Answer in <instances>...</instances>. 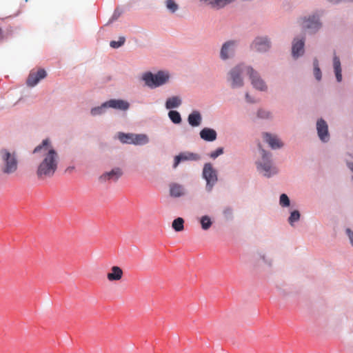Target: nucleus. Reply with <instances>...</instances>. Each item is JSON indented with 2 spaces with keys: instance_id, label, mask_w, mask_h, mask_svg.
I'll return each mask as SVG.
<instances>
[{
  "instance_id": "1",
  "label": "nucleus",
  "mask_w": 353,
  "mask_h": 353,
  "mask_svg": "<svg viewBox=\"0 0 353 353\" xmlns=\"http://www.w3.org/2000/svg\"><path fill=\"white\" fill-rule=\"evenodd\" d=\"M33 154L40 159L37 170V176L39 179L52 176L57 169L59 156L50 140H43L41 143L34 149Z\"/></svg>"
},
{
  "instance_id": "2",
  "label": "nucleus",
  "mask_w": 353,
  "mask_h": 353,
  "mask_svg": "<svg viewBox=\"0 0 353 353\" xmlns=\"http://www.w3.org/2000/svg\"><path fill=\"white\" fill-rule=\"evenodd\" d=\"M0 157L3 162L1 170L4 174H13L17 170L18 160L15 152L2 149L0 150Z\"/></svg>"
},
{
  "instance_id": "3",
  "label": "nucleus",
  "mask_w": 353,
  "mask_h": 353,
  "mask_svg": "<svg viewBox=\"0 0 353 353\" xmlns=\"http://www.w3.org/2000/svg\"><path fill=\"white\" fill-rule=\"evenodd\" d=\"M169 77V74L167 72L159 71L156 74L148 72L143 74L142 79L147 86L154 88L166 83Z\"/></svg>"
},
{
  "instance_id": "4",
  "label": "nucleus",
  "mask_w": 353,
  "mask_h": 353,
  "mask_svg": "<svg viewBox=\"0 0 353 353\" xmlns=\"http://www.w3.org/2000/svg\"><path fill=\"white\" fill-rule=\"evenodd\" d=\"M262 155V161L257 163L258 170L263 174L267 177H270L272 175L276 173V170L272 165L270 160V154L267 153L263 149L261 148V145H259Z\"/></svg>"
},
{
  "instance_id": "5",
  "label": "nucleus",
  "mask_w": 353,
  "mask_h": 353,
  "mask_svg": "<svg viewBox=\"0 0 353 353\" xmlns=\"http://www.w3.org/2000/svg\"><path fill=\"white\" fill-rule=\"evenodd\" d=\"M248 66L244 64H239L232 69L228 73V81L231 83L232 88H240L243 85V80L241 77V74L244 72H247V68Z\"/></svg>"
},
{
  "instance_id": "6",
  "label": "nucleus",
  "mask_w": 353,
  "mask_h": 353,
  "mask_svg": "<svg viewBox=\"0 0 353 353\" xmlns=\"http://www.w3.org/2000/svg\"><path fill=\"white\" fill-rule=\"evenodd\" d=\"M203 176L206 180V190L210 192L217 181L216 172L213 169L211 163H205L203 170Z\"/></svg>"
},
{
  "instance_id": "7",
  "label": "nucleus",
  "mask_w": 353,
  "mask_h": 353,
  "mask_svg": "<svg viewBox=\"0 0 353 353\" xmlns=\"http://www.w3.org/2000/svg\"><path fill=\"white\" fill-rule=\"evenodd\" d=\"M247 73L250 76L252 85L256 89L259 90L261 91H264L267 89V86L263 80L261 78L258 72L254 70L252 68H248Z\"/></svg>"
},
{
  "instance_id": "8",
  "label": "nucleus",
  "mask_w": 353,
  "mask_h": 353,
  "mask_svg": "<svg viewBox=\"0 0 353 353\" xmlns=\"http://www.w3.org/2000/svg\"><path fill=\"white\" fill-rule=\"evenodd\" d=\"M47 74L44 69H39L37 71H30L26 81V83L29 87L35 86L40 80L44 79Z\"/></svg>"
},
{
  "instance_id": "9",
  "label": "nucleus",
  "mask_w": 353,
  "mask_h": 353,
  "mask_svg": "<svg viewBox=\"0 0 353 353\" xmlns=\"http://www.w3.org/2000/svg\"><path fill=\"white\" fill-rule=\"evenodd\" d=\"M124 275L123 269L118 265H112L106 274L109 282H118L122 280Z\"/></svg>"
},
{
  "instance_id": "10",
  "label": "nucleus",
  "mask_w": 353,
  "mask_h": 353,
  "mask_svg": "<svg viewBox=\"0 0 353 353\" xmlns=\"http://www.w3.org/2000/svg\"><path fill=\"white\" fill-rule=\"evenodd\" d=\"M302 28L305 30H309L311 32H314L321 28L319 19L316 16L310 17L308 19H303Z\"/></svg>"
},
{
  "instance_id": "11",
  "label": "nucleus",
  "mask_w": 353,
  "mask_h": 353,
  "mask_svg": "<svg viewBox=\"0 0 353 353\" xmlns=\"http://www.w3.org/2000/svg\"><path fill=\"white\" fill-rule=\"evenodd\" d=\"M199 159L200 156L198 154L190 152H181L174 157L173 168H176L181 161H198Z\"/></svg>"
},
{
  "instance_id": "12",
  "label": "nucleus",
  "mask_w": 353,
  "mask_h": 353,
  "mask_svg": "<svg viewBox=\"0 0 353 353\" xmlns=\"http://www.w3.org/2000/svg\"><path fill=\"white\" fill-rule=\"evenodd\" d=\"M316 130L320 139L326 142L329 140L328 126L326 122L321 119L316 123Z\"/></svg>"
},
{
  "instance_id": "13",
  "label": "nucleus",
  "mask_w": 353,
  "mask_h": 353,
  "mask_svg": "<svg viewBox=\"0 0 353 353\" xmlns=\"http://www.w3.org/2000/svg\"><path fill=\"white\" fill-rule=\"evenodd\" d=\"M236 43L233 41L225 42L221 49L220 56L223 60L230 58L234 52Z\"/></svg>"
},
{
  "instance_id": "14",
  "label": "nucleus",
  "mask_w": 353,
  "mask_h": 353,
  "mask_svg": "<svg viewBox=\"0 0 353 353\" xmlns=\"http://www.w3.org/2000/svg\"><path fill=\"white\" fill-rule=\"evenodd\" d=\"M270 42L265 37H257L252 44V48L258 52H265L270 48Z\"/></svg>"
},
{
  "instance_id": "15",
  "label": "nucleus",
  "mask_w": 353,
  "mask_h": 353,
  "mask_svg": "<svg viewBox=\"0 0 353 353\" xmlns=\"http://www.w3.org/2000/svg\"><path fill=\"white\" fill-rule=\"evenodd\" d=\"M103 106H108V108L121 110H126L129 108L130 105L127 101L121 99H110L103 103Z\"/></svg>"
},
{
  "instance_id": "16",
  "label": "nucleus",
  "mask_w": 353,
  "mask_h": 353,
  "mask_svg": "<svg viewBox=\"0 0 353 353\" xmlns=\"http://www.w3.org/2000/svg\"><path fill=\"white\" fill-rule=\"evenodd\" d=\"M123 172L119 168H115L110 172H105L100 176V180L105 181L108 180L117 181Z\"/></svg>"
},
{
  "instance_id": "17",
  "label": "nucleus",
  "mask_w": 353,
  "mask_h": 353,
  "mask_svg": "<svg viewBox=\"0 0 353 353\" xmlns=\"http://www.w3.org/2000/svg\"><path fill=\"white\" fill-rule=\"evenodd\" d=\"M263 137L272 149H279L283 146L282 142L275 135H272L269 133H264Z\"/></svg>"
},
{
  "instance_id": "18",
  "label": "nucleus",
  "mask_w": 353,
  "mask_h": 353,
  "mask_svg": "<svg viewBox=\"0 0 353 353\" xmlns=\"http://www.w3.org/2000/svg\"><path fill=\"white\" fill-rule=\"evenodd\" d=\"M304 41L295 39L292 43V54L294 58L302 55L304 52Z\"/></svg>"
},
{
  "instance_id": "19",
  "label": "nucleus",
  "mask_w": 353,
  "mask_h": 353,
  "mask_svg": "<svg viewBox=\"0 0 353 353\" xmlns=\"http://www.w3.org/2000/svg\"><path fill=\"white\" fill-rule=\"evenodd\" d=\"M216 132L212 128H204L200 132L201 138L206 141H213L216 139Z\"/></svg>"
},
{
  "instance_id": "20",
  "label": "nucleus",
  "mask_w": 353,
  "mask_h": 353,
  "mask_svg": "<svg viewBox=\"0 0 353 353\" xmlns=\"http://www.w3.org/2000/svg\"><path fill=\"white\" fill-rule=\"evenodd\" d=\"M188 121L191 126L197 127L201 125L202 117L199 112L194 111L189 114Z\"/></svg>"
},
{
  "instance_id": "21",
  "label": "nucleus",
  "mask_w": 353,
  "mask_h": 353,
  "mask_svg": "<svg viewBox=\"0 0 353 353\" xmlns=\"http://www.w3.org/2000/svg\"><path fill=\"white\" fill-rule=\"evenodd\" d=\"M170 194L173 197H179L185 194L183 185L178 183H172L170 185Z\"/></svg>"
},
{
  "instance_id": "22",
  "label": "nucleus",
  "mask_w": 353,
  "mask_h": 353,
  "mask_svg": "<svg viewBox=\"0 0 353 353\" xmlns=\"http://www.w3.org/2000/svg\"><path fill=\"white\" fill-rule=\"evenodd\" d=\"M132 144L134 145H145L149 142V139L144 134H132Z\"/></svg>"
},
{
  "instance_id": "23",
  "label": "nucleus",
  "mask_w": 353,
  "mask_h": 353,
  "mask_svg": "<svg viewBox=\"0 0 353 353\" xmlns=\"http://www.w3.org/2000/svg\"><path fill=\"white\" fill-rule=\"evenodd\" d=\"M333 66H334L336 80L338 82H341L342 80L341 62H340L339 58L336 56L334 57Z\"/></svg>"
},
{
  "instance_id": "24",
  "label": "nucleus",
  "mask_w": 353,
  "mask_h": 353,
  "mask_svg": "<svg viewBox=\"0 0 353 353\" xmlns=\"http://www.w3.org/2000/svg\"><path fill=\"white\" fill-rule=\"evenodd\" d=\"M181 104V100L179 97H172L168 98L165 102L167 109L178 108Z\"/></svg>"
},
{
  "instance_id": "25",
  "label": "nucleus",
  "mask_w": 353,
  "mask_h": 353,
  "mask_svg": "<svg viewBox=\"0 0 353 353\" xmlns=\"http://www.w3.org/2000/svg\"><path fill=\"white\" fill-rule=\"evenodd\" d=\"M172 228L176 232H181L184 229V220L183 218L178 217L175 219L172 223Z\"/></svg>"
},
{
  "instance_id": "26",
  "label": "nucleus",
  "mask_w": 353,
  "mask_h": 353,
  "mask_svg": "<svg viewBox=\"0 0 353 353\" xmlns=\"http://www.w3.org/2000/svg\"><path fill=\"white\" fill-rule=\"evenodd\" d=\"M132 134H125L123 132H120L118 134V138L120 140V141L123 143H127V144H132Z\"/></svg>"
},
{
  "instance_id": "27",
  "label": "nucleus",
  "mask_w": 353,
  "mask_h": 353,
  "mask_svg": "<svg viewBox=\"0 0 353 353\" xmlns=\"http://www.w3.org/2000/svg\"><path fill=\"white\" fill-rule=\"evenodd\" d=\"M170 119L175 124H179L181 122V117L179 112L176 110H170L168 112Z\"/></svg>"
},
{
  "instance_id": "28",
  "label": "nucleus",
  "mask_w": 353,
  "mask_h": 353,
  "mask_svg": "<svg viewBox=\"0 0 353 353\" xmlns=\"http://www.w3.org/2000/svg\"><path fill=\"white\" fill-rule=\"evenodd\" d=\"M200 223L201 224L202 229L204 230H208L212 224L210 218L207 215L203 216L201 218Z\"/></svg>"
},
{
  "instance_id": "29",
  "label": "nucleus",
  "mask_w": 353,
  "mask_h": 353,
  "mask_svg": "<svg viewBox=\"0 0 353 353\" xmlns=\"http://www.w3.org/2000/svg\"><path fill=\"white\" fill-rule=\"evenodd\" d=\"M313 65L314 77L318 81H319L321 79V71L319 67V61L317 59H314Z\"/></svg>"
},
{
  "instance_id": "30",
  "label": "nucleus",
  "mask_w": 353,
  "mask_h": 353,
  "mask_svg": "<svg viewBox=\"0 0 353 353\" xmlns=\"http://www.w3.org/2000/svg\"><path fill=\"white\" fill-rule=\"evenodd\" d=\"M300 218V213L297 210H294L291 212V214L289 217V223L291 225H293L294 222L297 221Z\"/></svg>"
},
{
  "instance_id": "31",
  "label": "nucleus",
  "mask_w": 353,
  "mask_h": 353,
  "mask_svg": "<svg viewBox=\"0 0 353 353\" xmlns=\"http://www.w3.org/2000/svg\"><path fill=\"white\" fill-rule=\"evenodd\" d=\"M125 41V38L123 37H119V41H110V46L112 48H118L124 44Z\"/></svg>"
},
{
  "instance_id": "32",
  "label": "nucleus",
  "mask_w": 353,
  "mask_h": 353,
  "mask_svg": "<svg viewBox=\"0 0 353 353\" xmlns=\"http://www.w3.org/2000/svg\"><path fill=\"white\" fill-rule=\"evenodd\" d=\"M166 7L172 12H174L178 9V6L174 0H167Z\"/></svg>"
},
{
  "instance_id": "33",
  "label": "nucleus",
  "mask_w": 353,
  "mask_h": 353,
  "mask_svg": "<svg viewBox=\"0 0 353 353\" xmlns=\"http://www.w3.org/2000/svg\"><path fill=\"white\" fill-rule=\"evenodd\" d=\"M106 108H108V106H103V103L101 106L92 108L91 110V114L93 116L101 114V113L103 112V110Z\"/></svg>"
},
{
  "instance_id": "34",
  "label": "nucleus",
  "mask_w": 353,
  "mask_h": 353,
  "mask_svg": "<svg viewBox=\"0 0 353 353\" xmlns=\"http://www.w3.org/2000/svg\"><path fill=\"white\" fill-rule=\"evenodd\" d=\"M280 205L283 207L290 205V199L285 194H282L280 196Z\"/></svg>"
},
{
  "instance_id": "35",
  "label": "nucleus",
  "mask_w": 353,
  "mask_h": 353,
  "mask_svg": "<svg viewBox=\"0 0 353 353\" xmlns=\"http://www.w3.org/2000/svg\"><path fill=\"white\" fill-rule=\"evenodd\" d=\"M223 152V148H219L215 151L211 152L210 157L212 159H216L217 157H219V155L222 154Z\"/></svg>"
},
{
  "instance_id": "36",
  "label": "nucleus",
  "mask_w": 353,
  "mask_h": 353,
  "mask_svg": "<svg viewBox=\"0 0 353 353\" xmlns=\"http://www.w3.org/2000/svg\"><path fill=\"white\" fill-rule=\"evenodd\" d=\"M223 214L228 219L232 217V210L230 208H227L223 210Z\"/></svg>"
},
{
  "instance_id": "37",
  "label": "nucleus",
  "mask_w": 353,
  "mask_h": 353,
  "mask_svg": "<svg viewBox=\"0 0 353 353\" xmlns=\"http://www.w3.org/2000/svg\"><path fill=\"white\" fill-rule=\"evenodd\" d=\"M258 117L260 118H268L269 117V113L265 110H260L258 111Z\"/></svg>"
},
{
  "instance_id": "38",
  "label": "nucleus",
  "mask_w": 353,
  "mask_h": 353,
  "mask_svg": "<svg viewBox=\"0 0 353 353\" xmlns=\"http://www.w3.org/2000/svg\"><path fill=\"white\" fill-rule=\"evenodd\" d=\"M346 233L350 239L352 245L353 246V232L350 229L347 228L346 230Z\"/></svg>"
},
{
  "instance_id": "39",
  "label": "nucleus",
  "mask_w": 353,
  "mask_h": 353,
  "mask_svg": "<svg viewBox=\"0 0 353 353\" xmlns=\"http://www.w3.org/2000/svg\"><path fill=\"white\" fill-rule=\"evenodd\" d=\"M8 38V33H5L2 28L0 27V40H3Z\"/></svg>"
},
{
  "instance_id": "40",
  "label": "nucleus",
  "mask_w": 353,
  "mask_h": 353,
  "mask_svg": "<svg viewBox=\"0 0 353 353\" xmlns=\"http://www.w3.org/2000/svg\"><path fill=\"white\" fill-rule=\"evenodd\" d=\"M13 32H14V28L13 27H8L6 30L5 31V33H8V38L10 37L12 34H13Z\"/></svg>"
},
{
  "instance_id": "41",
  "label": "nucleus",
  "mask_w": 353,
  "mask_h": 353,
  "mask_svg": "<svg viewBox=\"0 0 353 353\" xmlns=\"http://www.w3.org/2000/svg\"><path fill=\"white\" fill-rule=\"evenodd\" d=\"M245 98H246L247 101L249 102V103H254V101L251 99V98H250V97L248 93H246Z\"/></svg>"
},
{
  "instance_id": "42",
  "label": "nucleus",
  "mask_w": 353,
  "mask_h": 353,
  "mask_svg": "<svg viewBox=\"0 0 353 353\" xmlns=\"http://www.w3.org/2000/svg\"><path fill=\"white\" fill-rule=\"evenodd\" d=\"M26 2H27L28 0H24Z\"/></svg>"
}]
</instances>
